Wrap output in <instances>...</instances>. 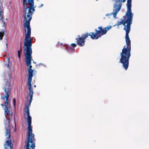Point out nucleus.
<instances>
[{"mask_svg":"<svg viewBox=\"0 0 149 149\" xmlns=\"http://www.w3.org/2000/svg\"><path fill=\"white\" fill-rule=\"evenodd\" d=\"M1 106H3V104H1Z\"/></svg>","mask_w":149,"mask_h":149,"instance_id":"15","label":"nucleus"},{"mask_svg":"<svg viewBox=\"0 0 149 149\" xmlns=\"http://www.w3.org/2000/svg\"><path fill=\"white\" fill-rule=\"evenodd\" d=\"M10 131L9 129L7 130V128H6V136L8 140L6 141V144H4L5 149H13V144L11 143V140L10 141L9 140L10 137Z\"/></svg>","mask_w":149,"mask_h":149,"instance_id":"6","label":"nucleus"},{"mask_svg":"<svg viewBox=\"0 0 149 149\" xmlns=\"http://www.w3.org/2000/svg\"><path fill=\"white\" fill-rule=\"evenodd\" d=\"M28 124V140L25 142L26 149H34L35 143L33 142L35 139L34 138V134L32 133V130L31 126V123Z\"/></svg>","mask_w":149,"mask_h":149,"instance_id":"3","label":"nucleus"},{"mask_svg":"<svg viewBox=\"0 0 149 149\" xmlns=\"http://www.w3.org/2000/svg\"><path fill=\"white\" fill-rule=\"evenodd\" d=\"M34 87H36V85H34Z\"/></svg>","mask_w":149,"mask_h":149,"instance_id":"16","label":"nucleus"},{"mask_svg":"<svg viewBox=\"0 0 149 149\" xmlns=\"http://www.w3.org/2000/svg\"><path fill=\"white\" fill-rule=\"evenodd\" d=\"M9 64H5V67H7V68H9Z\"/></svg>","mask_w":149,"mask_h":149,"instance_id":"12","label":"nucleus"},{"mask_svg":"<svg viewBox=\"0 0 149 149\" xmlns=\"http://www.w3.org/2000/svg\"><path fill=\"white\" fill-rule=\"evenodd\" d=\"M133 15V13L126 12L124 20L118 22L117 24L118 26L123 24L124 26V30L126 31L125 39L127 46L125 45L123 47L120 53V58L119 60V63L122 64L123 68L125 70H127L128 68L129 60L131 56V42L128 34L130 30Z\"/></svg>","mask_w":149,"mask_h":149,"instance_id":"1","label":"nucleus"},{"mask_svg":"<svg viewBox=\"0 0 149 149\" xmlns=\"http://www.w3.org/2000/svg\"><path fill=\"white\" fill-rule=\"evenodd\" d=\"M3 8L2 3L1 2L0 0V20H2L3 19Z\"/></svg>","mask_w":149,"mask_h":149,"instance_id":"7","label":"nucleus"},{"mask_svg":"<svg viewBox=\"0 0 149 149\" xmlns=\"http://www.w3.org/2000/svg\"><path fill=\"white\" fill-rule=\"evenodd\" d=\"M111 13L108 14L106 15V16H111Z\"/></svg>","mask_w":149,"mask_h":149,"instance_id":"13","label":"nucleus"},{"mask_svg":"<svg viewBox=\"0 0 149 149\" xmlns=\"http://www.w3.org/2000/svg\"><path fill=\"white\" fill-rule=\"evenodd\" d=\"M71 45L72 47H70L68 49V51L70 52H71L74 50L73 48L75 47L76 46V45L75 43H73L71 44Z\"/></svg>","mask_w":149,"mask_h":149,"instance_id":"8","label":"nucleus"},{"mask_svg":"<svg viewBox=\"0 0 149 149\" xmlns=\"http://www.w3.org/2000/svg\"><path fill=\"white\" fill-rule=\"evenodd\" d=\"M11 116H12V113H11Z\"/></svg>","mask_w":149,"mask_h":149,"instance_id":"17","label":"nucleus"},{"mask_svg":"<svg viewBox=\"0 0 149 149\" xmlns=\"http://www.w3.org/2000/svg\"><path fill=\"white\" fill-rule=\"evenodd\" d=\"M33 63H35V62H33Z\"/></svg>","mask_w":149,"mask_h":149,"instance_id":"18","label":"nucleus"},{"mask_svg":"<svg viewBox=\"0 0 149 149\" xmlns=\"http://www.w3.org/2000/svg\"><path fill=\"white\" fill-rule=\"evenodd\" d=\"M22 47H21L20 49L18 50L17 51V54H18V58H20L21 57V54H22Z\"/></svg>","mask_w":149,"mask_h":149,"instance_id":"9","label":"nucleus"},{"mask_svg":"<svg viewBox=\"0 0 149 149\" xmlns=\"http://www.w3.org/2000/svg\"><path fill=\"white\" fill-rule=\"evenodd\" d=\"M13 102L14 105V106H15V102H16V100H15V98H13Z\"/></svg>","mask_w":149,"mask_h":149,"instance_id":"11","label":"nucleus"},{"mask_svg":"<svg viewBox=\"0 0 149 149\" xmlns=\"http://www.w3.org/2000/svg\"><path fill=\"white\" fill-rule=\"evenodd\" d=\"M3 36V33L0 32V40H2Z\"/></svg>","mask_w":149,"mask_h":149,"instance_id":"10","label":"nucleus"},{"mask_svg":"<svg viewBox=\"0 0 149 149\" xmlns=\"http://www.w3.org/2000/svg\"><path fill=\"white\" fill-rule=\"evenodd\" d=\"M111 28V26L110 25L107 26L103 29L101 26H99L98 29L99 30H97V29L95 30L96 32H92L91 33V37L93 39H97L99 38H100L102 35L105 34L107 31L110 29Z\"/></svg>","mask_w":149,"mask_h":149,"instance_id":"4","label":"nucleus"},{"mask_svg":"<svg viewBox=\"0 0 149 149\" xmlns=\"http://www.w3.org/2000/svg\"><path fill=\"white\" fill-rule=\"evenodd\" d=\"M91 34H89L88 33L84 34L82 36H78V38H76L77 40V45L80 46H83L85 45V39L87 38L88 36H91Z\"/></svg>","mask_w":149,"mask_h":149,"instance_id":"5","label":"nucleus"},{"mask_svg":"<svg viewBox=\"0 0 149 149\" xmlns=\"http://www.w3.org/2000/svg\"><path fill=\"white\" fill-rule=\"evenodd\" d=\"M5 83L3 87V89L4 91V92L1 97V98L3 99H6V100L4 103V105L5 108L4 109L5 112V116L6 118V116H8L10 113V106L9 102L10 100L9 99V95L10 93L11 88L10 87L11 80L12 79V74L8 73H6L5 74Z\"/></svg>","mask_w":149,"mask_h":149,"instance_id":"2","label":"nucleus"},{"mask_svg":"<svg viewBox=\"0 0 149 149\" xmlns=\"http://www.w3.org/2000/svg\"><path fill=\"white\" fill-rule=\"evenodd\" d=\"M43 6V4H41V7H42Z\"/></svg>","mask_w":149,"mask_h":149,"instance_id":"14","label":"nucleus"},{"mask_svg":"<svg viewBox=\"0 0 149 149\" xmlns=\"http://www.w3.org/2000/svg\"><path fill=\"white\" fill-rule=\"evenodd\" d=\"M96 1H97L98 0H96Z\"/></svg>","mask_w":149,"mask_h":149,"instance_id":"19","label":"nucleus"}]
</instances>
